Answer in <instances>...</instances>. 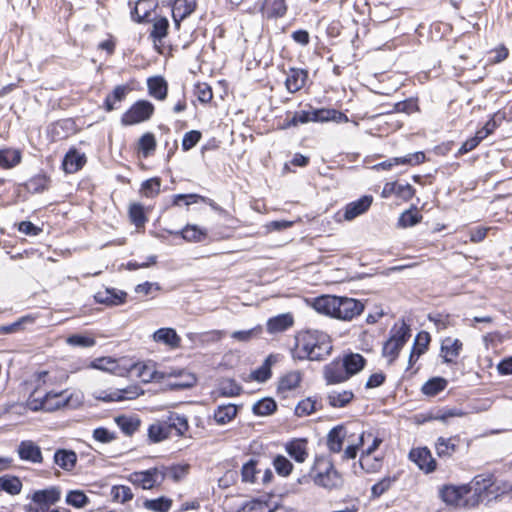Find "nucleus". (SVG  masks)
<instances>
[{
  "label": "nucleus",
  "mask_w": 512,
  "mask_h": 512,
  "mask_svg": "<svg viewBox=\"0 0 512 512\" xmlns=\"http://www.w3.org/2000/svg\"><path fill=\"white\" fill-rule=\"evenodd\" d=\"M332 351L328 334L318 330H305L295 336V346L291 350L296 360H322Z\"/></svg>",
  "instance_id": "f257e3e1"
},
{
  "label": "nucleus",
  "mask_w": 512,
  "mask_h": 512,
  "mask_svg": "<svg viewBox=\"0 0 512 512\" xmlns=\"http://www.w3.org/2000/svg\"><path fill=\"white\" fill-rule=\"evenodd\" d=\"M313 308L321 314L350 321L364 311V304L354 298L322 295L314 299Z\"/></svg>",
  "instance_id": "f03ea898"
},
{
  "label": "nucleus",
  "mask_w": 512,
  "mask_h": 512,
  "mask_svg": "<svg viewBox=\"0 0 512 512\" xmlns=\"http://www.w3.org/2000/svg\"><path fill=\"white\" fill-rule=\"evenodd\" d=\"M34 389L27 400V406L32 411L45 410L54 411L58 403L49 402L50 397H55L52 386L56 382V376L50 371H40L34 374Z\"/></svg>",
  "instance_id": "7ed1b4c3"
},
{
  "label": "nucleus",
  "mask_w": 512,
  "mask_h": 512,
  "mask_svg": "<svg viewBox=\"0 0 512 512\" xmlns=\"http://www.w3.org/2000/svg\"><path fill=\"white\" fill-rule=\"evenodd\" d=\"M312 470L315 473L313 480L316 485L328 490L342 485V476L329 457L317 456Z\"/></svg>",
  "instance_id": "20e7f679"
},
{
  "label": "nucleus",
  "mask_w": 512,
  "mask_h": 512,
  "mask_svg": "<svg viewBox=\"0 0 512 512\" xmlns=\"http://www.w3.org/2000/svg\"><path fill=\"white\" fill-rule=\"evenodd\" d=\"M333 121L336 123L348 122L346 114L328 108L315 109L309 106V110L295 111L291 115V123L296 124V127L301 124H307L309 122H327Z\"/></svg>",
  "instance_id": "39448f33"
},
{
  "label": "nucleus",
  "mask_w": 512,
  "mask_h": 512,
  "mask_svg": "<svg viewBox=\"0 0 512 512\" xmlns=\"http://www.w3.org/2000/svg\"><path fill=\"white\" fill-rule=\"evenodd\" d=\"M99 363L106 362L109 364V367H104L100 364H93V367L104 369V370H110L114 373L124 376L126 374H134L138 378H140L143 382L148 383L155 379L156 371L153 370L151 367H148L145 364L142 363H124L121 368H118V371H116V362L114 360H106L105 358L98 359Z\"/></svg>",
  "instance_id": "423d86ee"
},
{
  "label": "nucleus",
  "mask_w": 512,
  "mask_h": 512,
  "mask_svg": "<svg viewBox=\"0 0 512 512\" xmlns=\"http://www.w3.org/2000/svg\"><path fill=\"white\" fill-rule=\"evenodd\" d=\"M410 336V328L405 322H402L399 326L394 325L390 331L389 339L383 345V356L389 357V362L392 363L398 357L400 350Z\"/></svg>",
  "instance_id": "0eeeda50"
},
{
  "label": "nucleus",
  "mask_w": 512,
  "mask_h": 512,
  "mask_svg": "<svg viewBox=\"0 0 512 512\" xmlns=\"http://www.w3.org/2000/svg\"><path fill=\"white\" fill-rule=\"evenodd\" d=\"M471 492L472 488L469 485H446L440 490V497L448 505L459 508H471L476 506L471 504V495L468 496Z\"/></svg>",
  "instance_id": "6e6552de"
},
{
  "label": "nucleus",
  "mask_w": 512,
  "mask_h": 512,
  "mask_svg": "<svg viewBox=\"0 0 512 512\" xmlns=\"http://www.w3.org/2000/svg\"><path fill=\"white\" fill-rule=\"evenodd\" d=\"M154 110L155 107L150 101L138 100L122 115L121 123L124 126H132L148 121Z\"/></svg>",
  "instance_id": "1a4fd4ad"
},
{
  "label": "nucleus",
  "mask_w": 512,
  "mask_h": 512,
  "mask_svg": "<svg viewBox=\"0 0 512 512\" xmlns=\"http://www.w3.org/2000/svg\"><path fill=\"white\" fill-rule=\"evenodd\" d=\"M472 488V505H479L483 503L487 494L492 492L491 488L494 485V475L492 474H480L476 475L470 484H468Z\"/></svg>",
  "instance_id": "9d476101"
},
{
  "label": "nucleus",
  "mask_w": 512,
  "mask_h": 512,
  "mask_svg": "<svg viewBox=\"0 0 512 512\" xmlns=\"http://www.w3.org/2000/svg\"><path fill=\"white\" fill-rule=\"evenodd\" d=\"M323 378L327 385L340 384L350 379L340 357L324 366Z\"/></svg>",
  "instance_id": "9b49d317"
},
{
  "label": "nucleus",
  "mask_w": 512,
  "mask_h": 512,
  "mask_svg": "<svg viewBox=\"0 0 512 512\" xmlns=\"http://www.w3.org/2000/svg\"><path fill=\"white\" fill-rule=\"evenodd\" d=\"M409 459L426 473H431L436 469V460L427 447L412 449L409 452Z\"/></svg>",
  "instance_id": "f8f14e48"
},
{
  "label": "nucleus",
  "mask_w": 512,
  "mask_h": 512,
  "mask_svg": "<svg viewBox=\"0 0 512 512\" xmlns=\"http://www.w3.org/2000/svg\"><path fill=\"white\" fill-rule=\"evenodd\" d=\"M463 443L459 435L438 437L435 442L436 453L440 458H450L457 453Z\"/></svg>",
  "instance_id": "ddd939ff"
},
{
  "label": "nucleus",
  "mask_w": 512,
  "mask_h": 512,
  "mask_svg": "<svg viewBox=\"0 0 512 512\" xmlns=\"http://www.w3.org/2000/svg\"><path fill=\"white\" fill-rule=\"evenodd\" d=\"M164 479V474L157 468H151L146 471L135 472L131 474L130 481L142 487L143 489L153 488L159 481Z\"/></svg>",
  "instance_id": "4468645a"
},
{
  "label": "nucleus",
  "mask_w": 512,
  "mask_h": 512,
  "mask_svg": "<svg viewBox=\"0 0 512 512\" xmlns=\"http://www.w3.org/2000/svg\"><path fill=\"white\" fill-rule=\"evenodd\" d=\"M18 456L23 461L35 464L43 462L41 448L32 440H23L17 448Z\"/></svg>",
  "instance_id": "2eb2a0df"
},
{
  "label": "nucleus",
  "mask_w": 512,
  "mask_h": 512,
  "mask_svg": "<svg viewBox=\"0 0 512 512\" xmlns=\"http://www.w3.org/2000/svg\"><path fill=\"white\" fill-rule=\"evenodd\" d=\"M127 293L115 288H105L94 295V299L99 304L106 306H118L125 303Z\"/></svg>",
  "instance_id": "dca6fc26"
},
{
  "label": "nucleus",
  "mask_w": 512,
  "mask_h": 512,
  "mask_svg": "<svg viewBox=\"0 0 512 512\" xmlns=\"http://www.w3.org/2000/svg\"><path fill=\"white\" fill-rule=\"evenodd\" d=\"M286 75L285 87L290 93L300 91L308 79V71L302 68H289Z\"/></svg>",
  "instance_id": "f3484780"
},
{
  "label": "nucleus",
  "mask_w": 512,
  "mask_h": 512,
  "mask_svg": "<svg viewBox=\"0 0 512 512\" xmlns=\"http://www.w3.org/2000/svg\"><path fill=\"white\" fill-rule=\"evenodd\" d=\"M373 197L364 195L356 201L348 203L344 208V219L351 221L356 217L364 214L371 206Z\"/></svg>",
  "instance_id": "a211bd4d"
},
{
  "label": "nucleus",
  "mask_w": 512,
  "mask_h": 512,
  "mask_svg": "<svg viewBox=\"0 0 512 512\" xmlns=\"http://www.w3.org/2000/svg\"><path fill=\"white\" fill-rule=\"evenodd\" d=\"M347 429L343 424L333 427L327 434L326 445L331 453H339L342 450Z\"/></svg>",
  "instance_id": "6ab92c4d"
},
{
  "label": "nucleus",
  "mask_w": 512,
  "mask_h": 512,
  "mask_svg": "<svg viewBox=\"0 0 512 512\" xmlns=\"http://www.w3.org/2000/svg\"><path fill=\"white\" fill-rule=\"evenodd\" d=\"M307 444L306 439H293L286 443L285 450L296 462L303 463L308 458Z\"/></svg>",
  "instance_id": "aec40b11"
},
{
  "label": "nucleus",
  "mask_w": 512,
  "mask_h": 512,
  "mask_svg": "<svg viewBox=\"0 0 512 512\" xmlns=\"http://www.w3.org/2000/svg\"><path fill=\"white\" fill-rule=\"evenodd\" d=\"M196 8V0H175L172 7V17L179 28L180 22L191 15Z\"/></svg>",
  "instance_id": "412c9836"
},
{
  "label": "nucleus",
  "mask_w": 512,
  "mask_h": 512,
  "mask_svg": "<svg viewBox=\"0 0 512 512\" xmlns=\"http://www.w3.org/2000/svg\"><path fill=\"white\" fill-rule=\"evenodd\" d=\"M383 440L379 437H374L372 444L362 452L360 457V466L367 473L377 472L381 468V460L375 458V465H369L368 461L370 456L378 449Z\"/></svg>",
  "instance_id": "4be33fe9"
},
{
  "label": "nucleus",
  "mask_w": 512,
  "mask_h": 512,
  "mask_svg": "<svg viewBox=\"0 0 512 512\" xmlns=\"http://www.w3.org/2000/svg\"><path fill=\"white\" fill-rule=\"evenodd\" d=\"M142 393L143 391H139V388L134 386L128 387L126 389L116 390L110 393L103 391L98 396V399L104 402L123 401L127 399H134Z\"/></svg>",
  "instance_id": "5701e85b"
},
{
  "label": "nucleus",
  "mask_w": 512,
  "mask_h": 512,
  "mask_svg": "<svg viewBox=\"0 0 512 512\" xmlns=\"http://www.w3.org/2000/svg\"><path fill=\"white\" fill-rule=\"evenodd\" d=\"M340 359L349 378L363 370L366 365V359L359 353H347Z\"/></svg>",
  "instance_id": "b1692460"
},
{
  "label": "nucleus",
  "mask_w": 512,
  "mask_h": 512,
  "mask_svg": "<svg viewBox=\"0 0 512 512\" xmlns=\"http://www.w3.org/2000/svg\"><path fill=\"white\" fill-rule=\"evenodd\" d=\"M85 163V154L78 152L76 149H71L66 153L62 166L66 173H75L80 170Z\"/></svg>",
  "instance_id": "393cba45"
},
{
  "label": "nucleus",
  "mask_w": 512,
  "mask_h": 512,
  "mask_svg": "<svg viewBox=\"0 0 512 512\" xmlns=\"http://www.w3.org/2000/svg\"><path fill=\"white\" fill-rule=\"evenodd\" d=\"M54 463L65 471H72L77 463V454L73 450L57 449L53 457Z\"/></svg>",
  "instance_id": "a878e982"
},
{
  "label": "nucleus",
  "mask_w": 512,
  "mask_h": 512,
  "mask_svg": "<svg viewBox=\"0 0 512 512\" xmlns=\"http://www.w3.org/2000/svg\"><path fill=\"white\" fill-rule=\"evenodd\" d=\"M462 349V342L459 339L445 338L441 343V353L445 363H453L459 356Z\"/></svg>",
  "instance_id": "bb28decb"
},
{
  "label": "nucleus",
  "mask_w": 512,
  "mask_h": 512,
  "mask_svg": "<svg viewBox=\"0 0 512 512\" xmlns=\"http://www.w3.org/2000/svg\"><path fill=\"white\" fill-rule=\"evenodd\" d=\"M156 342L163 343L172 349L180 347L181 338L173 328H160L153 334Z\"/></svg>",
  "instance_id": "cd10ccee"
},
{
  "label": "nucleus",
  "mask_w": 512,
  "mask_h": 512,
  "mask_svg": "<svg viewBox=\"0 0 512 512\" xmlns=\"http://www.w3.org/2000/svg\"><path fill=\"white\" fill-rule=\"evenodd\" d=\"M127 85H118L114 88L112 93L108 94L104 101V108L107 112H111L118 108L117 103H121L130 91Z\"/></svg>",
  "instance_id": "c85d7f7f"
},
{
  "label": "nucleus",
  "mask_w": 512,
  "mask_h": 512,
  "mask_svg": "<svg viewBox=\"0 0 512 512\" xmlns=\"http://www.w3.org/2000/svg\"><path fill=\"white\" fill-rule=\"evenodd\" d=\"M50 177L44 173L34 175L25 183L21 184L29 193H42L50 186Z\"/></svg>",
  "instance_id": "c756f323"
},
{
  "label": "nucleus",
  "mask_w": 512,
  "mask_h": 512,
  "mask_svg": "<svg viewBox=\"0 0 512 512\" xmlns=\"http://www.w3.org/2000/svg\"><path fill=\"white\" fill-rule=\"evenodd\" d=\"M60 499V490L57 487L38 490L33 494V502L41 506H49L55 504Z\"/></svg>",
  "instance_id": "7c9ffc66"
},
{
  "label": "nucleus",
  "mask_w": 512,
  "mask_h": 512,
  "mask_svg": "<svg viewBox=\"0 0 512 512\" xmlns=\"http://www.w3.org/2000/svg\"><path fill=\"white\" fill-rule=\"evenodd\" d=\"M293 323L294 320L291 314H280L268 320L267 330L270 333L283 332L290 328L293 325Z\"/></svg>",
  "instance_id": "2f4dec72"
},
{
  "label": "nucleus",
  "mask_w": 512,
  "mask_h": 512,
  "mask_svg": "<svg viewBox=\"0 0 512 512\" xmlns=\"http://www.w3.org/2000/svg\"><path fill=\"white\" fill-rule=\"evenodd\" d=\"M115 423L125 435L131 436L139 429L141 420L135 415H120L115 418Z\"/></svg>",
  "instance_id": "473e14b6"
},
{
  "label": "nucleus",
  "mask_w": 512,
  "mask_h": 512,
  "mask_svg": "<svg viewBox=\"0 0 512 512\" xmlns=\"http://www.w3.org/2000/svg\"><path fill=\"white\" fill-rule=\"evenodd\" d=\"M261 11L268 18H277L285 15L287 6L285 0H265Z\"/></svg>",
  "instance_id": "72a5a7b5"
},
{
  "label": "nucleus",
  "mask_w": 512,
  "mask_h": 512,
  "mask_svg": "<svg viewBox=\"0 0 512 512\" xmlns=\"http://www.w3.org/2000/svg\"><path fill=\"white\" fill-rule=\"evenodd\" d=\"M22 159L21 151L13 148L0 150V168L11 169L17 166Z\"/></svg>",
  "instance_id": "f704fd0d"
},
{
  "label": "nucleus",
  "mask_w": 512,
  "mask_h": 512,
  "mask_svg": "<svg viewBox=\"0 0 512 512\" xmlns=\"http://www.w3.org/2000/svg\"><path fill=\"white\" fill-rule=\"evenodd\" d=\"M238 409L234 404L219 405L214 411V420L219 425L232 421L237 415Z\"/></svg>",
  "instance_id": "c9c22d12"
},
{
  "label": "nucleus",
  "mask_w": 512,
  "mask_h": 512,
  "mask_svg": "<svg viewBox=\"0 0 512 512\" xmlns=\"http://www.w3.org/2000/svg\"><path fill=\"white\" fill-rule=\"evenodd\" d=\"M354 399V393L350 390L341 392L332 391L327 395V401L333 408H344Z\"/></svg>",
  "instance_id": "e433bc0d"
},
{
  "label": "nucleus",
  "mask_w": 512,
  "mask_h": 512,
  "mask_svg": "<svg viewBox=\"0 0 512 512\" xmlns=\"http://www.w3.org/2000/svg\"><path fill=\"white\" fill-rule=\"evenodd\" d=\"M149 94L158 100H164L167 96V82L162 77H152L147 81Z\"/></svg>",
  "instance_id": "4c0bfd02"
},
{
  "label": "nucleus",
  "mask_w": 512,
  "mask_h": 512,
  "mask_svg": "<svg viewBox=\"0 0 512 512\" xmlns=\"http://www.w3.org/2000/svg\"><path fill=\"white\" fill-rule=\"evenodd\" d=\"M171 436L169 426L165 421L151 424L148 428V437L153 443L163 441Z\"/></svg>",
  "instance_id": "58836bf2"
},
{
  "label": "nucleus",
  "mask_w": 512,
  "mask_h": 512,
  "mask_svg": "<svg viewBox=\"0 0 512 512\" xmlns=\"http://www.w3.org/2000/svg\"><path fill=\"white\" fill-rule=\"evenodd\" d=\"M166 422L169 426L170 433L172 434V430H175L177 436L184 435L189 428L187 417L178 413H170Z\"/></svg>",
  "instance_id": "ea45409f"
},
{
  "label": "nucleus",
  "mask_w": 512,
  "mask_h": 512,
  "mask_svg": "<svg viewBox=\"0 0 512 512\" xmlns=\"http://www.w3.org/2000/svg\"><path fill=\"white\" fill-rule=\"evenodd\" d=\"M302 380L299 371H291L280 378L278 384V391L281 393L291 391L297 388Z\"/></svg>",
  "instance_id": "a19ab883"
},
{
  "label": "nucleus",
  "mask_w": 512,
  "mask_h": 512,
  "mask_svg": "<svg viewBox=\"0 0 512 512\" xmlns=\"http://www.w3.org/2000/svg\"><path fill=\"white\" fill-rule=\"evenodd\" d=\"M322 405L317 399L308 397L306 399L301 400L297 406L295 407V415L298 417H304L311 415L318 409H321Z\"/></svg>",
  "instance_id": "79ce46f5"
},
{
  "label": "nucleus",
  "mask_w": 512,
  "mask_h": 512,
  "mask_svg": "<svg viewBox=\"0 0 512 512\" xmlns=\"http://www.w3.org/2000/svg\"><path fill=\"white\" fill-rule=\"evenodd\" d=\"M151 13V5L149 0H139L134 9L131 11V18L138 22H147L149 21Z\"/></svg>",
  "instance_id": "37998d69"
},
{
  "label": "nucleus",
  "mask_w": 512,
  "mask_h": 512,
  "mask_svg": "<svg viewBox=\"0 0 512 512\" xmlns=\"http://www.w3.org/2000/svg\"><path fill=\"white\" fill-rule=\"evenodd\" d=\"M448 385V381L445 378L442 377H434L430 380H428L423 386H422V392L423 394L427 396H436L441 391H443Z\"/></svg>",
  "instance_id": "c03bdc74"
},
{
  "label": "nucleus",
  "mask_w": 512,
  "mask_h": 512,
  "mask_svg": "<svg viewBox=\"0 0 512 512\" xmlns=\"http://www.w3.org/2000/svg\"><path fill=\"white\" fill-rule=\"evenodd\" d=\"M277 409L276 402L271 398H263L257 401L252 408L255 415L268 416L273 414Z\"/></svg>",
  "instance_id": "a18cd8bd"
},
{
  "label": "nucleus",
  "mask_w": 512,
  "mask_h": 512,
  "mask_svg": "<svg viewBox=\"0 0 512 512\" xmlns=\"http://www.w3.org/2000/svg\"><path fill=\"white\" fill-rule=\"evenodd\" d=\"M22 483L18 477L2 476L0 477V490L11 495H17L21 492Z\"/></svg>",
  "instance_id": "49530a36"
},
{
  "label": "nucleus",
  "mask_w": 512,
  "mask_h": 512,
  "mask_svg": "<svg viewBox=\"0 0 512 512\" xmlns=\"http://www.w3.org/2000/svg\"><path fill=\"white\" fill-rule=\"evenodd\" d=\"M156 146L155 136L150 132L143 134L138 141V149L145 158L155 151Z\"/></svg>",
  "instance_id": "de8ad7c7"
},
{
  "label": "nucleus",
  "mask_w": 512,
  "mask_h": 512,
  "mask_svg": "<svg viewBox=\"0 0 512 512\" xmlns=\"http://www.w3.org/2000/svg\"><path fill=\"white\" fill-rule=\"evenodd\" d=\"M183 239L190 241V242H200L204 240L207 236V231L204 229H201L200 227L196 225H187L182 229L180 232Z\"/></svg>",
  "instance_id": "09e8293b"
},
{
  "label": "nucleus",
  "mask_w": 512,
  "mask_h": 512,
  "mask_svg": "<svg viewBox=\"0 0 512 512\" xmlns=\"http://www.w3.org/2000/svg\"><path fill=\"white\" fill-rule=\"evenodd\" d=\"M129 218L137 228L144 227L147 222L144 207L139 203H132L129 206Z\"/></svg>",
  "instance_id": "8fccbe9b"
},
{
  "label": "nucleus",
  "mask_w": 512,
  "mask_h": 512,
  "mask_svg": "<svg viewBox=\"0 0 512 512\" xmlns=\"http://www.w3.org/2000/svg\"><path fill=\"white\" fill-rule=\"evenodd\" d=\"M168 28H169L168 19L165 17H161L153 23V27L150 32V37L153 39L154 42H156V41L161 42L162 39L166 37Z\"/></svg>",
  "instance_id": "3c124183"
},
{
  "label": "nucleus",
  "mask_w": 512,
  "mask_h": 512,
  "mask_svg": "<svg viewBox=\"0 0 512 512\" xmlns=\"http://www.w3.org/2000/svg\"><path fill=\"white\" fill-rule=\"evenodd\" d=\"M398 475L386 476L382 478L379 482L375 483L371 488V494L373 497H380L385 492H387L391 486L398 480Z\"/></svg>",
  "instance_id": "603ef678"
},
{
  "label": "nucleus",
  "mask_w": 512,
  "mask_h": 512,
  "mask_svg": "<svg viewBox=\"0 0 512 512\" xmlns=\"http://www.w3.org/2000/svg\"><path fill=\"white\" fill-rule=\"evenodd\" d=\"M258 461L255 459H250L247 463L242 466L241 476L242 481L245 483H255L256 475L260 472L257 469Z\"/></svg>",
  "instance_id": "864d4df0"
},
{
  "label": "nucleus",
  "mask_w": 512,
  "mask_h": 512,
  "mask_svg": "<svg viewBox=\"0 0 512 512\" xmlns=\"http://www.w3.org/2000/svg\"><path fill=\"white\" fill-rule=\"evenodd\" d=\"M273 356L270 355L266 358L264 363L251 373L252 379L258 382H265L271 377V364Z\"/></svg>",
  "instance_id": "5fc2aeb1"
},
{
  "label": "nucleus",
  "mask_w": 512,
  "mask_h": 512,
  "mask_svg": "<svg viewBox=\"0 0 512 512\" xmlns=\"http://www.w3.org/2000/svg\"><path fill=\"white\" fill-rule=\"evenodd\" d=\"M426 156L422 151L410 153L402 157H393V162L397 165H410L415 166L425 162Z\"/></svg>",
  "instance_id": "6e6d98bb"
},
{
  "label": "nucleus",
  "mask_w": 512,
  "mask_h": 512,
  "mask_svg": "<svg viewBox=\"0 0 512 512\" xmlns=\"http://www.w3.org/2000/svg\"><path fill=\"white\" fill-rule=\"evenodd\" d=\"M422 219V215L419 214L417 209H409L404 211L399 219H398V225L400 227L406 228V227H412L419 223Z\"/></svg>",
  "instance_id": "4d7b16f0"
},
{
  "label": "nucleus",
  "mask_w": 512,
  "mask_h": 512,
  "mask_svg": "<svg viewBox=\"0 0 512 512\" xmlns=\"http://www.w3.org/2000/svg\"><path fill=\"white\" fill-rule=\"evenodd\" d=\"M172 500L165 498V497H159L157 499H151L146 500L144 502V507L155 511V512H168L171 508Z\"/></svg>",
  "instance_id": "13d9d810"
},
{
  "label": "nucleus",
  "mask_w": 512,
  "mask_h": 512,
  "mask_svg": "<svg viewBox=\"0 0 512 512\" xmlns=\"http://www.w3.org/2000/svg\"><path fill=\"white\" fill-rule=\"evenodd\" d=\"M66 502L75 508H82L89 503V498L81 490H71L66 496Z\"/></svg>",
  "instance_id": "bf43d9fd"
},
{
  "label": "nucleus",
  "mask_w": 512,
  "mask_h": 512,
  "mask_svg": "<svg viewBox=\"0 0 512 512\" xmlns=\"http://www.w3.org/2000/svg\"><path fill=\"white\" fill-rule=\"evenodd\" d=\"M161 180L160 178H150L145 180L141 185V191L144 196L153 198L160 193Z\"/></svg>",
  "instance_id": "052dcab7"
},
{
  "label": "nucleus",
  "mask_w": 512,
  "mask_h": 512,
  "mask_svg": "<svg viewBox=\"0 0 512 512\" xmlns=\"http://www.w3.org/2000/svg\"><path fill=\"white\" fill-rule=\"evenodd\" d=\"M241 391V386L231 379L222 381L219 386L220 395L225 397L238 396L241 393Z\"/></svg>",
  "instance_id": "680f3d73"
},
{
  "label": "nucleus",
  "mask_w": 512,
  "mask_h": 512,
  "mask_svg": "<svg viewBox=\"0 0 512 512\" xmlns=\"http://www.w3.org/2000/svg\"><path fill=\"white\" fill-rule=\"evenodd\" d=\"M276 472L281 476H288L292 472L293 464L283 455H277L273 460Z\"/></svg>",
  "instance_id": "e2e57ef3"
},
{
  "label": "nucleus",
  "mask_w": 512,
  "mask_h": 512,
  "mask_svg": "<svg viewBox=\"0 0 512 512\" xmlns=\"http://www.w3.org/2000/svg\"><path fill=\"white\" fill-rule=\"evenodd\" d=\"M419 110L417 99L408 98L393 105L392 112L411 114Z\"/></svg>",
  "instance_id": "0e129e2a"
},
{
  "label": "nucleus",
  "mask_w": 512,
  "mask_h": 512,
  "mask_svg": "<svg viewBox=\"0 0 512 512\" xmlns=\"http://www.w3.org/2000/svg\"><path fill=\"white\" fill-rule=\"evenodd\" d=\"M66 342L71 346H78L83 348L92 347L96 344V340L93 337L81 334H74L69 336Z\"/></svg>",
  "instance_id": "69168bd1"
},
{
  "label": "nucleus",
  "mask_w": 512,
  "mask_h": 512,
  "mask_svg": "<svg viewBox=\"0 0 512 512\" xmlns=\"http://www.w3.org/2000/svg\"><path fill=\"white\" fill-rule=\"evenodd\" d=\"M113 499L125 503L133 498L130 487L125 485L113 486L111 490Z\"/></svg>",
  "instance_id": "338daca9"
},
{
  "label": "nucleus",
  "mask_w": 512,
  "mask_h": 512,
  "mask_svg": "<svg viewBox=\"0 0 512 512\" xmlns=\"http://www.w3.org/2000/svg\"><path fill=\"white\" fill-rule=\"evenodd\" d=\"M202 134L198 130H191L186 132L182 139L183 151H189L201 140Z\"/></svg>",
  "instance_id": "774afa93"
}]
</instances>
